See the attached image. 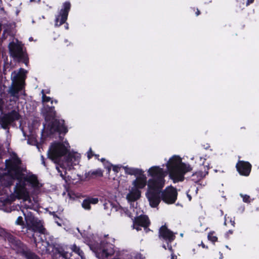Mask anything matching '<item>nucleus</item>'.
Returning a JSON list of instances; mask_svg holds the SVG:
<instances>
[{
    "instance_id": "nucleus-1",
    "label": "nucleus",
    "mask_w": 259,
    "mask_h": 259,
    "mask_svg": "<svg viewBox=\"0 0 259 259\" xmlns=\"http://www.w3.org/2000/svg\"><path fill=\"white\" fill-rule=\"evenodd\" d=\"M166 167L169 178L174 183L183 182L185 174L192 170L190 164L183 162L181 158L177 155H174L169 159Z\"/></svg>"
},
{
    "instance_id": "nucleus-2",
    "label": "nucleus",
    "mask_w": 259,
    "mask_h": 259,
    "mask_svg": "<svg viewBox=\"0 0 259 259\" xmlns=\"http://www.w3.org/2000/svg\"><path fill=\"white\" fill-rule=\"evenodd\" d=\"M41 113L46 122H48V127L50 134L55 133L65 134L68 132V128L65 125V121L63 119L56 118V112L54 106L46 105L42 109Z\"/></svg>"
},
{
    "instance_id": "nucleus-3",
    "label": "nucleus",
    "mask_w": 259,
    "mask_h": 259,
    "mask_svg": "<svg viewBox=\"0 0 259 259\" xmlns=\"http://www.w3.org/2000/svg\"><path fill=\"white\" fill-rule=\"evenodd\" d=\"M0 237L5 241L7 240L11 247L26 259H40L19 239L2 227H0Z\"/></svg>"
},
{
    "instance_id": "nucleus-4",
    "label": "nucleus",
    "mask_w": 259,
    "mask_h": 259,
    "mask_svg": "<svg viewBox=\"0 0 259 259\" xmlns=\"http://www.w3.org/2000/svg\"><path fill=\"white\" fill-rule=\"evenodd\" d=\"M0 237L5 241L7 240L11 247L26 259H40L19 239L2 227H0Z\"/></svg>"
},
{
    "instance_id": "nucleus-5",
    "label": "nucleus",
    "mask_w": 259,
    "mask_h": 259,
    "mask_svg": "<svg viewBox=\"0 0 259 259\" xmlns=\"http://www.w3.org/2000/svg\"><path fill=\"white\" fill-rule=\"evenodd\" d=\"M165 184L164 179L151 178L148 181L147 197L152 207H156L160 202V194Z\"/></svg>"
},
{
    "instance_id": "nucleus-6",
    "label": "nucleus",
    "mask_w": 259,
    "mask_h": 259,
    "mask_svg": "<svg viewBox=\"0 0 259 259\" xmlns=\"http://www.w3.org/2000/svg\"><path fill=\"white\" fill-rule=\"evenodd\" d=\"M36 247L39 253L43 255L50 254L52 259H58L62 257L68 259V253L65 252L62 247L53 242H50L47 239L41 238L40 241L36 242Z\"/></svg>"
},
{
    "instance_id": "nucleus-7",
    "label": "nucleus",
    "mask_w": 259,
    "mask_h": 259,
    "mask_svg": "<svg viewBox=\"0 0 259 259\" xmlns=\"http://www.w3.org/2000/svg\"><path fill=\"white\" fill-rule=\"evenodd\" d=\"M21 160L16 153H14L11 158L5 160L6 169L7 170V175L13 180H17L19 182L22 181L23 168L20 166Z\"/></svg>"
},
{
    "instance_id": "nucleus-8",
    "label": "nucleus",
    "mask_w": 259,
    "mask_h": 259,
    "mask_svg": "<svg viewBox=\"0 0 259 259\" xmlns=\"http://www.w3.org/2000/svg\"><path fill=\"white\" fill-rule=\"evenodd\" d=\"M19 182L17 183L14 188V194H13L10 190L8 194H4L0 197V201L4 204H11L15 200L16 198L20 199H23L26 200L28 198V195L26 193L24 190V185L21 186Z\"/></svg>"
},
{
    "instance_id": "nucleus-9",
    "label": "nucleus",
    "mask_w": 259,
    "mask_h": 259,
    "mask_svg": "<svg viewBox=\"0 0 259 259\" xmlns=\"http://www.w3.org/2000/svg\"><path fill=\"white\" fill-rule=\"evenodd\" d=\"M68 150L64 144L57 142L52 144L48 152V158L52 160L55 163H59L61 158L68 153Z\"/></svg>"
},
{
    "instance_id": "nucleus-10",
    "label": "nucleus",
    "mask_w": 259,
    "mask_h": 259,
    "mask_svg": "<svg viewBox=\"0 0 259 259\" xmlns=\"http://www.w3.org/2000/svg\"><path fill=\"white\" fill-rule=\"evenodd\" d=\"M9 49L10 55L14 58H17L19 61L23 62L27 65L29 63L28 57L23 51L22 47L14 42H11L9 45Z\"/></svg>"
},
{
    "instance_id": "nucleus-11",
    "label": "nucleus",
    "mask_w": 259,
    "mask_h": 259,
    "mask_svg": "<svg viewBox=\"0 0 259 259\" xmlns=\"http://www.w3.org/2000/svg\"><path fill=\"white\" fill-rule=\"evenodd\" d=\"M21 116L18 111L13 110L0 116V124L2 128L9 132L10 125L20 119Z\"/></svg>"
},
{
    "instance_id": "nucleus-12",
    "label": "nucleus",
    "mask_w": 259,
    "mask_h": 259,
    "mask_svg": "<svg viewBox=\"0 0 259 259\" xmlns=\"http://www.w3.org/2000/svg\"><path fill=\"white\" fill-rule=\"evenodd\" d=\"M178 196V192L176 188L172 186L166 187L164 190L161 191L160 200L167 204L174 203Z\"/></svg>"
},
{
    "instance_id": "nucleus-13",
    "label": "nucleus",
    "mask_w": 259,
    "mask_h": 259,
    "mask_svg": "<svg viewBox=\"0 0 259 259\" xmlns=\"http://www.w3.org/2000/svg\"><path fill=\"white\" fill-rule=\"evenodd\" d=\"M63 8L60 10L59 15L55 19V26L59 27L66 21L69 12L70 10L71 4L69 2L63 4Z\"/></svg>"
},
{
    "instance_id": "nucleus-14",
    "label": "nucleus",
    "mask_w": 259,
    "mask_h": 259,
    "mask_svg": "<svg viewBox=\"0 0 259 259\" xmlns=\"http://www.w3.org/2000/svg\"><path fill=\"white\" fill-rule=\"evenodd\" d=\"M236 168L240 175L248 177L250 174L252 165L248 161L238 160Z\"/></svg>"
},
{
    "instance_id": "nucleus-15",
    "label": "nucleus",
    "mask_w": 259,
    "mask_h": 259,
    "mask_svg": "<svg viewBox=\"0 0 259 259\" xmlns=\"http://www.w3.org/2000/svg\"><path fill=\"white\" fill-rule=\"evenodd\" d=\"M7 172L1 174L0 172V197L4 194L8 195L10 192V187L12 185V181L10 179L6 180V176Z\"/></svg>"
},
{
    "instance_id": "nucleus-16",
    "label": "nucleus",
    "mask_w": 259,
    "mask_h": 259,
    "mask_svg": "<svg viewBox=\"0 0 259 259\" xmlns=\"http://www.w3.org/2000/svg\"><path fill=\"white\" fill-rule=\"evenodd\" d=\"M159 238L162 239L167 243H171L175 239V236L174 233L169 230L166 225L162 226L159 230Z\"/></svg>"
},
{
    "instance_id": "nucleus-17",
    "label": "nucleus",
    "mask_w": 259,
    "mask_h": 259,
    "mask_svg": "<svg viewBox=\"0 0 259 259\" xmlns=\"http://www.w3.org/2000/svg\"><path fill=\"white\" fill-rule=\"evenodd\" d=\"M148 176L151 178L155 179H164L165 177V172L162 168L158 166H153L151 167L148 171Z\"/></svg>"
},
{
    "instance_id": "nucleus-18",
    "label": "nucleus",
    "mask_w": 259,
    "mask_h": 259,
    "mask_svg": "<svg viewBox=\"0 0 259 259\" xmlns=\"http://www.w3.org/2000/svg\"><path fill=\"white\" fill-rule=\"evenodd\" d=\"M150 221L147 216L141 215L135 218L134 225L138 227H136V229L139 230V227H142L146 229L150 225Z\"/></svg>"
},
{
    "instance_id": "nucleus-19",
    "label": "nucleus",
    "mask_w": 259,
    "mask_h": 259,
    "mask_svg": "<svg viewBox=\"0 0 259 259\" xmlns=\"http://www.w3.org/2000/svg\"><path fill=\"white\" fill-rule=\"evenodd\" d=\"M148 184L147 177L144 173L140 176L137 177L136 179L133 182V185L134 188L138 190L143 189Z\"/></svg>"
},
{
    "instance_id": "nucleus-20",
    "label": "nucleus",
    "mask_w": 259,
    "mask_h": 259,
    "mask_svg": "<svg viewBox=\"0 0 259 259\" xmlns=\"http://www.w3.org/2000/svg\"><path fill=\"white\" fill-rule=\"evenodd\" d=\"M103 171H104L101 168H98L95 170H91L84 174V177L87 180L101 178L103 176Z\"/></svg>"
},
{
    "instance_id": "nucleus-21",
    "label": "nucleus",
    "mask_w": 259,
    "mask_h": 259,
    "mask_svg": "<svg viewBox=\"0 0 259 259\" xmlns=\"http://www.w3.org/2000/svg\"><path fill=\"white\" fill-rule=\"evenodd\" d=\"M22 88L19 83L17 82H13L12 81V84L9 88L8 93L10 94L11 97L19 98L18 93L21 90Z\"/></svg>"
},
{
    "instance_id": "nucleus-22",
    "label": "nucleus",
    "mask_w": 259,
    "mask_h": 259,
    "mask_svg": "<svg viewBox=\"0 0 259 259\" xmlns=\"http://www.w3.org/2000/svg\"><path fill=\"white\" fill-rule=\"evenodd\" d=\"M141 196V192L140 190L132 188L129 193L127 195L126 198L130 202H135L138 200Z\"/></svg>"
},
{
    "instance_id": "nucleus-23",
    "label": "nucleus",
    "mask_w": 259,
    "mask_h": 259,
    "mask_svg": "<svg viewBox=\"0 0 259 259\" xmlns=\"http://www.w3.org/2000/svg\"><path fill=\"white\" fill-rule=\"evenodd\" d=\"M98 202L99 199L98 198L89 197L83 200L81 205L84 209L90 210L91 208V204H95Z\"/></svg>"
},
{
    "instance_id": "nucleus-24",
    "label": "nucleus",
    "mask_w": 259,
    "mask_h": 259,
    "mask_svg": "<svg viewBox=\"0 0 259 259\" xmlns=\"http://www.w3.org/2000/svg\"><path fill=\"white\" fill-rule=\"evenodd\" d=\"M124 171L125 174L131 175V176H140L141 175H143L144 173V171L142 169H139L138 168H134V167H129L128 166L124 167Z\"/></svg>"
},
{
    "instance_id": "nucleus-25",
    "label": "nucleus",
    "mask_w": 259,
    "mask_h": 259,
    "mask_svg": "<svg viewBox=\"0 0 259 259\" xmlns=\"http://www.w3.org/2000/svg\"><path fill=\"white\" fill-rule=\"evenodd\" d=\"M22 180L30 184L32 187H36L38 184V181L36 175L32 174L29 176H23Z\"/></svg>"
},
{
    "instance_id": "nucleus-26",
    "label": "nucleus",
    "mask_w": 259,
    "mask_h": 259,
    "mask_svg": "<svg viewBox=\"0 0 259 259\" xmlns=\"http://www.w3.org/2000/svg\"><path fill=\"white\" fill-rule=\"evenodd\" d=\"M34 232H38L41 234H45L46 229L39 221L37 220L35 224L29 229Z\"/></svg>"
},
{
    "instance_id": "nucleus-27",
    "label": "nucleus",
    "mask_w": 259,
    "mask_h": 259,
    "mask_svg": "<svg viewBox=\"0 0 259 259\" xmlns=\"http://www.w3.org/2000/svg\"><path fill=\"white\" fill-rule=\"evenodd\" d=\"M208 174V172L207 171L206 174H204V172L202 171H196L195 173L193 174L191 176V180L193 181L194 183H198L200 181H201L204 177H205L206 175Z\"/></svg>"
},
{
    "instance_id": "nucleus-28",
    "label": "nucleus",
    "mask_w": 259,
    "mask_h": 259,
    "mask_svg": "<svg viewBox=\"0 0 259 259\" xmlns=\"http://www.w3.org/2000/svg\"><path fill=\"white\" fill-rule=\"evenodd\" d=\"M25 70L23 68H20L18 73L14 71L11 74V79L13 82H17L20 76L24 74Z\"/></svg>"
},
{
    "instance_id": "nucleus-29",
    "label": "nucleus",
    "mask_w": 259,
    "mask_h": 259,
    "mask_svg": "<svg viewBox=\"0 0 259 259\" xmlns=\"http://www.w3.org/2000/svg\"><path fill=\"white\" fill-rule=\"evenodd\" d=\"M37 220L33 216L25 217L26 224L27 229L29 230L35 223Z\"/></svg>"
},
{
    "instance_id": "nucleus-30",
    "label": "nucleus",
    "mask_w": 259,
    "mask_h": 259,
    "mask_svg": "<svg viewBox=\"0 0 259 259\" xmlns=\"http://www.w3.org/2000/svg\"><path fill=\"white\" fill-rule=\"evenodd\" d=\"M72 249L73 252L77 253L78 255H79L81 258H82L84 256L83 252L80 249V248L77 246L75 244H74L72 246Z\"/></svg>"
},
{
    "instance_id": "nucleus-31",
    "label": "nucleus",
    "mask_w": 259,
    "mask_h": 259,
    "mask_svg": "<svg viewBox=\"0 0 259 259\" xmlns=\"http://www.w3.org/2000/svg\"><path fill=\"white\" fill-rule=\"evenodd\" d=\"M41 93L42 94V103H47L49 102H51V103L52 104L53 103V100H52V99L48 96H47L45 94V91L44 90H42L41 91Z\"/></svg>"
},
{
    "instance_id": "nucleus-32",
    "label": "nucleus",
    "mask_w": 259,
    "mask_h": 259,
    "mask_svg": "<svg viewBox=\"0 0 259 259\" xmlns=\"http://www.w3.org/2000/svg\"><path fill=\"white\" fill-rule=\"evenodd\" d=\"M109 166H107V168L108 169L109 171L111 169V167H112V170L115 172H118L120 170V166H119L118 165H112V164L109 163Z\"/></svg>"
},
{
    "instance_id": "nucleus-33",
    "label": "nucleus",
    "mask_w": 259,
    "mask_h": 259,
    "mask_svg": "<svg viewBox=\"0 0 259 259\" xmlns=\"http://www.w3.org/2000/svg\"><path fill=\"white\" fill-rule=\"evenodd\" d=\"M73 159H75V155L74 153H69L68 154L66 157V161L68 163H71Z\"/></svg>"
},
{
    "instance_id": "nucleus-34",
    "label": "nucleus",
    "mask_w": 259,
    "mask_h": 259,
    "mask_svg": "<svg viewBox=\"0 0 259 259\" xmlns=\"http://www.w3.org/2000/svg\"><path fill=\"white\" fill-rule=\"evenodd\" d=\"M213 234L214 232H210L208 233L207 237L209 240L211 241L213 243H215L218 241V238Z\"/></svg>"
},
{
    "instance_id": "nucleus-35",
    "label": "nucleus",
    "mask_w": 259,
    "mask_h": 259,
    "mask_svg": "<svg viewBox=\"0 0 259 259\" xmlns=\"http://www.w3.org/2000/svg\"><path fill=\"white\" fill-rule=\"evenodd\" d=\"M225 222H224V225H227V223L228 222V220L229 219V223L231 224V225L232 226L235 227V222L234 218H230V217H228L227 218L226 216H225Z\"/></svg>"
},
{
    "instance_id": "nucleus-36",
    "label": "nucleus",
    "mask_w": 259,
    "mask_h": 259,
    "mask_svg": "<svg viewBox=\"0 0 259 259\" xmlns=\"http://www.w3.org/2000/svg\"><path fill=\"white\" fill-rule=\"evenodd\" d=\"M16 224L18 225L24 226V222L23 220V218L21 216L18 217L16 221Z\"/></svg>"
},
{
    "instance_id": "nucleus-37",
    "label": "nucleus",
    "mask_w": 259,
    "mask_h": 259,
    "mask_svg": "<svg viewBox=\"0 0 259 259\" xmlns=\"http://www.w3.org/2000/svg\"><path fill=\"white\" fill-rule=\"evenodd\" d=\"M243 201L246 203L250 202V196L247 195H242Z\"/></svg>"
},
{
    "instance_id": "nucleus-38",
    "label": "nucleus",
    "mask_w": 259,
    "mask_h": 259,
    "mask_svg": "<svg viewBox=\"0 0 259 259\" xmlns=\"http://www.w3.org/2000/svg\"><path fill=\"white\" fill-rule=\"evenodd\" d=\"M94 153L92 150V148H90L89 150L87 152V157L88 159H90L94 156Z\"/></svg>"
},
{
    "instance_id": "nucleus-39",
    "label": "nucleus",
    "mask_w": 259,
    "mask_h": 259,
    "mask_svg": "<svg viewBox=\"0 0 259 259\" xmlns=\"http://www.w3.org/2000/svg\"><path fill=\"white\" fill-rule=\"evenodd\" d=\"M103 254L105 255L106 257H108L111 254L109 253L107 251V250L105 248H103L102 250Z\"/></svg>"
},
{
    "instance_id": "nucleus-40",
    "label": "nucleus",
    "mask_w": 259,
    "mask_h": 259,
    "mask_svg": "<svg viewBox=\"0 0 259 259\" xmlns=\"http://www.w3.org/2000/svg\"><path fill=\"white\" fill-rule=\"evenodd\" d=\"M233 233V231L232 230H229L228 232L226 233V237L228 238L230 235L232 234Z\"/></svg>"
},
{
    "instance_id": "nucleus-41",
    "label": "nucleus",
    "mask_w": 259,
    "mask_h": 259,
    "mask_svg": "<svg viewBox=\"0 0 259 259\" xmlns=\"http://www.w3.org/2000/svg\"><path fill=\"white\" fill-rule=\"evenodd\" d=\"M214 171L215 172H224V170L223 169H222L221 167H220V168H219V169H214Z\"/></svg>"
},
{
    "instance_id": "nucleus-42",
    "label": "nucleus",
    "mask_w": 259,
    "mask_h": 259,
    "mask_svg": "<svg viewBox=\"0 0 259 259\" xmlns=\"http://www.w3.org/2000/svg\"><path fill=\"white\" fill-rule=\"evenodd\" d=\"M254 0H247L246 2V6H249L251 4L253 3Z\"/></svg>"
},
{
    "instance_id": "nucleus-43",
    "label": "nucleus",
    "mask_w": 259,
    "mask_h": 259,
    "mask_svg": "<svg viewBox=\"0 0 259 259\" xmlns=\"http://www.w3.org/2000/svg\"><path fill=\"white\" fill-rule=\"evenodd\" d=\"M50 213L53 216L54 218H59L55 211L50 212Z\"/></svg>"
},
{
    "instance_id": "nucleus-44",
    "label": "nucleus",
    "mask_w": 259,
    "mask_h": 259,
    "mask_svg": "<svg viewBox=\"0 0 259 259\" xmlns=\"http://www.w3.org/2000/svg\"><path fill=\"white\" fill-rule=\"evenodd\" d=\"M41 160H42V164L44 166H46V162H45V158L44 157V156H41Z\"/></svg>"
},
{
    "instance_id": "nucleus-45",
    "label": "nucleus",
    "mask_w": 259,
    "mask_h": 259,
    "mask_svg": "<svg viewBox=\"0 0 259 259\" xmlns=\"http://www.w3.org/2000/svg\"><path fill=\"white\" fill-rule=\"evenodd\" d=\"M2 158H3L2 149V147L0 146V161L2 159Z\"/></svg>"
},
{
    "instance_id": "nucleus-46",
    "label": "nucleus",
    "mask_w": 259,
    "mask_h": 259,
    "mask_svg": "<svg viewBox=\"0 0 259 259\" xmlns=\"http://www.w3.org/2000/svg\"><path fill=\"white\" fill-rule=\"evenodd\" d=\"M195 14L197 16L200 14V12L198 9H196V11L195 12Z\"/></svg>"
},
{
    "instance_id": "nucleus-47",
    "label": "nucleus",
    "mask_w": 259,
    "mask_h": 259,
    "mask_svg": "<svg viewBox=\"0 0 259 259\" xmlns=\"http://www.w3.org/2000/svg\"><path fill=\"white\" fill-rule=\"evenodd\" d=\"M201 245L202 246V247L203 248H208V247H207V246H206L205 245V244H204L202 242H201Z\"/></svg>"
},
{
    "instance_id": "nucleus-48",
    "label": "nucleus",
    "mask_w": 259,
    "mask_h": 259,
    "mask_svg": "<svg viewBox=\"0 0 259 259\" xmlns=\"http://www.w3.org/2000/svg\"><path fill=\"white\" fill-rule=\"evenodd\" d=\"M94 156H95V157L96 159H97L99 160V154H94Z\"/></svg>"
},
{
    "instance_id": "nucleus-49",
    "label": "nucleus",
    "mask_w": 259,
    "mask_h": 259,
    "mask_svg": "<svg viewBox=\"0 0 259 259\" xmlns=\"http://www.w3.org/2000/svg\"><path fill=\"white\" fill-rule=\"evenodd\" d=\"M6 66L5 65L4 66V69H3V73L4 74H6Z\"/></svg>"
},
{
    "instance_id": "nucleus-50",
    "label": "nucleus",
    "mask_w": 259,
    "mask_h": 259,
    "mask_svg": "<svg viewBox=\"0 0 259 259\" xmlns=\"http://www.w3.org/2000/svg\"><path fill=\"white\" fill-rule=\"evenodd\" d=\"M177 256L175 255H171V259H177Z\"/></svg>"
},
{
    "instance_id": "nucleus-51",
    "label": "nucleus",
    "mask_w": 259,
    "mask_h": 259,
    "mask_svg": "<svg viewBox=\"0 0 259 259\" xmlns=\"http://www.w3.org/2000/svg\"><path fill=\"white\" fill-rule=\"evenodd\" d=\"M99 160H100L101 162H104V161H105V158H101V159H99Z\"/></svg>"
},
{
    "instance_id": "nucleus-52",
    "label": "nucleus",
    "mask_w": 259,
    "mask_h": 259,
    "mask_svg": "<svg viewBox=\"0 0 259 259\" xmlns=\"http://www.w3.org/2000/svg\"><path fill=\"white\" fill-rule=\"evenodd\" d=\"M220 259H222V258H223V253H221V252H220Z\"/></svg>"
},
{
    "instance_id": "nucleus-53",
    "label": "nucleus",
    "mask_w": 259,
    "mask_h": 259,
    "mask_svg": "<svg viewBox=\"0 0 259 259\" xmlns=\"http://www.w3.org/2000/svg\"><path fill=\"white\" fill-rule=\"evenodd\" d=\"M6 32H7V30H4V32H3V35H5V34Z\"/></svg>"
},
{
    "instance_id": "nucleus-54",
    "label": "nucleus",
    "mask_w": 259,
    "mask_h": 259,
    "mask_svg": "<svg viewBox=\"0 0 259 259\" xmlns=\"http://www.w3.org/2000/svg\"><path fill=\"white\" fill-rule=\"evenodd\" d=\"M60 175L63 179L64 178L62 174H61Z\"/></svg>"
},
{
    "instance_id": "nucleus-55",
    "label": "nucleus",
    "mask_w": 259,
    "mask_h": 259,
    "mask_svg": "<svg viewBox=\"0 0 259 259\" xmlns=\"http://www.w3.org/2000/svg\"><path fill=\"white\" fill-rule=\"evenodd\" d=\"M54 102H55V103H58V101L57 100H55Z\"/></svg>"
},
{
    "instance_id": "nucleus-56",
    "label": "nucleus",
    "mask_w": 259,
    "mask_h": 259,
    "mask_svg": "<svg viewBox=\"0 0 259 259\" xmlns=\"http://www.w3.org/2000/svg\"><path fill=\"white\" fill-rule=\"evenodd\" d=\"M0 3L2 4V0H0Z\"/></svg>"
},
{
    "instance_id": "nucleus-57",
    "label": "nucleus",
    "mask_w": 259,
    "mask_h": 259,
    "mask_svg": "<svg viewBox=\"0 0 259 259\" xmlns=\"http://www.w3.org/2000/svg\"><path fill=\"white\" fill-rule=\"evenodd\" d=\"M163 247L164 248V249H166V247L165 246H163Z\"/></svg>"
}]
</instances>
